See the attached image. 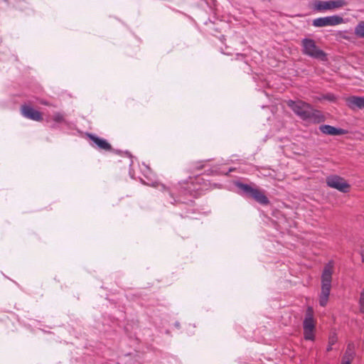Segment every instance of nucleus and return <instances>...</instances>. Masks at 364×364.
I'll use <instances>...</instances> for the list:
<instances>
[{
  "instance_id": "f257e3e1",
  "label": "nucleus",
  "mask_w": 364,
  "mask_h": 364,
  "mask_svg": "<svg viewBox=\"0 0 364 364\" xmlns=\"http://www.w3.org/2000/svg\"><path fill=\"white\" fill-rule=\"evenodd\" d=\"M301 46L304 55L321 61L327 60L326 53L316 46L314 40L307 38H304L301 41Z\"/></svg>"
},
{
  "instance_id": "f03ea898",
  "label": "nucleus",
  "mask_w": 364,
  "mask_h": 364,
  "mask_svg": "<svg viewBox=\"0 0 364 364\" xmlns=\"http://www.w3.org/2000/svg\"><path fill=\"white\" fill-rule=\"evenodd\" d=\"M236 185L246 196L252 198L259 203L262 205L269 204V201L267 197L259 188L242 183H237Z\"/></svg>"
},
{
  "instance_id": "7ed1b4c3",
  "label": "nucleus",
  "mask_w": 364,
  "mask_h": 364,
  "mask_svg": "<svg viewBox=\"0 0 364 364\" xmlns=\"http://www.w3.org/2000/svg\"><path fill=\"white\" fill-rule=\"evenodd\" d=\"M287 105L301 119L306 120V117H308L307 112L311 109V105L301 100L294 101L291 100H287Z\"/></svg>"
},
{
  "instance_id": "20e7f679",
  "label": "nucleus",
  "mask_w": 364,
  "mask_h": 364,
  "mask_svg": "<svg viewBox=\"0 0 364 364\" xmlns=\"http://www.w3.org/2000/svg\"><path fill=\"white\" fill-rule=\"evenodd\" d=\"M347 4L345 0L316 1L314 3V7L316 11H322L340 9Z\"/></svg>"
},
{
  "instance_id": "39448f33",
  "label": "nucleus",
  "mask_w": 364,
  "mask_h": 364,
  "mask_svg": "<svg viewBox=\"0 0 364 364\" xmlns=\"http://www.w3.org/2000/svg\"><path fill=\"white\" fill-rule=\"evenodd\" d=\"M328 186L335 188L342 193H348L350 190V184L342 177L333 175L326 178Z\"/></svg>"
},
{
  "instance_id": "423d86ee",
  "label": "nucleus",
  "mask_w": 364,
  "mask_h": 364,
  "mask_svg": "<svg viewBox=\"0 0 364 364\" xmlns=\"http://www.w3.org/2000/svg\"><path fill=\"white\" fill-rule=\"evenodd\" d=\"M344 20L342 17L335 15L326 17H320L313 21V26L315 27H324L328 26H336L343 23Z\"/></svg>"
},
{
  "instance_id": "0eeeda50",
  "label": "nucleus",
  "mask_w": 364,
  "mask_h": 364,
  "mask_svg": "<svg viewBox=\"0 0 364 364\" xmlns=\"http://www.w3.org/2000/svg\"><path fill=\"white\" fill-rule=\"evenodd\" d=\"M21 112L23 116L29 119L36 122H42L43 119L42 113L29 105H23L21 107Z\"/></svg>"
},
{
  "instance_id": "6e6552de",
  "label": "nucleus",
  "mask_w": 364,
  "mask_h": 364,
  "mask_svg": "<svg viewBox=\"0 0 364 364\" xmlns=\"http://www.w3.org/2000/svg\"><path fill=\"white\" fill-rule=\"evenodd\" d=\"M333 272V264L332 262H329L324 266L321 274V287L331 288Z\"/></svg>"
},
{
  "instance_id": "1a4fd4ad",
  "label": "nucleus",
  "mask_w": 364,
  "mask_h": 364,
  "mask_svg": "<svg viewBox=\"0 0 364 364\" xmlns=\"http://www.w3.org/2000/svg\"><path fill=\"white\" fill-rule=\"evenodd\" d=\"M87 137L92 141V146L104 151H111V144L105 139L92 134H87Z\"/></svg>"
},
{
  "instance_id": "9d476101",
  "label": "nucleus",
  "mask_w": 364,
  "mask_h": 364,
  "mask_svg": "<svg viewBox=\"0 0 364 364\" xmlns=\"http://www.w3.org/2000/svg\"><path fill=\"white\" fill-rule=\"evenodd\" d=\"M346 105L350 109H364V96L363 97H358V96H350L345 99Z\"/></svg>"
},
{
  "instance_id": "9b49d317",
  "label": "nucleus",
  "mask_w": 364,
  "mask_h": 364,
  "mask_svg": "<svg viewBox=\"0 0 364 364\" xmlns=\"http://www.w3.org/2000/svg\"><path fill=\"white\" fill-rule=\"evenodd\" d=\"M319 130L324 134L326 135H331V136H338V135H343L346 133V131L340 129L336 128L331 125L328 124H323L319 127Z\"/></svg>"
},
{
  "instance_id": "f8f14e48",
  "label": "nucleus",
  "mask_w": 364,
  "mask_h": 364,
  "mask_svg": "<svg viewBox=\"0 0 364 364\" xmlns=\"http://www.w3.org/2000/svg\"><path fill=\"white\" fill-rule=\"evenodd\" d=\"M304 329H315L313 308L309 306L306 311L305 318L303 322Z\"/></svg>"
},
{
  "instance_id": "ddd939ff",
  "label": "nucleus",
  "mask_w": 364,
  "mask_h": 364,
  "mask_svg": "<svg viewBox=\"0 0 364 364\" xmlns=\"http://www.w3.org/2000/svg\"><path fill=\"white\" fill-rule=\"evenodd\" d=\"M308 117H306V120H311L312 122L315 124H318L325 120L323 115L321 112L314 109L311 106V109L307 112Z\"/></svg>"
},
{
  "instance_id": "4468645a",
  "label": "nucleus",
  "mask_w": 364,
  "mask_h": 364,
  "mask_svg": "<svg viewBox=\"0 0 364 364\" xmlns=\"http://www.w3.org/2000/svg\"><path fill=\"white\" fill-rule=\"evenodd\" d=\"M355 357V351L353 345L349 344L342 358L341 364H351Z\"/></svg>"
},
{
  "instance_id": "2eb2a0df",
  "label": "nucleus",
  "mask_w": 364,
  "mask_h": 364,
  "mask_svg": "<svg viewBox=\"0 0 364 364\" xmlns=\"http://www.w3.org/2000/svg\"><path fill=\"white\" fill-rule=\"evenodd\" d=\"M331 289V288L321 287L319 295V304L323 307L326 306L328 304Z\"/></svg>"
},
{
  "instance_id": "dca6fc26",
  "label": "nucleus",
  "mask_w": 364,
  "mask_h": 364,
  "mask_svg": "<svg viewBox=\"0 0 364 364\" xmlns=\"http://www.w3.org/2000/svg\"><path fill=\"white\" fill-rule=\"evenodd\" d=\"M355 33L360 38H364V21L358 23L355 28Z\"/></svg>"
},
{
  "instance_id": "f3484780",
  "label": "nucleus",
  "mask_w": 364,
  "mask_h": 364,
  "mask_svg": "<svg viewBox=\"0 0 364 364\" xmlns=\"http://www.w3.org/2000/svg\"><path fill=\"white\" fill-rule=\"evenodd\" d=\"M315 329H304V336L306 340L314 341Z\"/></svg>"
},
{
  "instance_id": "a211bd4d",
  "label": "nucleus",
  "mask_w": 364,
  "mask_h": 364,
  "mask_svg": "<svg viewBox=\"0 0 364 364\" xmlns=\"http://www.w3.org/2000/svg\"><path fill=\"white\" fill-rule=\"evenodd\" d=\"M53 120L56 123H63L65 122V116L61 112H55L53 116Z\"/></svg>"
},
{
  "instance_id": "6ab92c4d",
  "label": "nucleus",
  "mask_w": 364,
  "mask_h": 364,
  "mask_svg": "<svg viewBox=\"0 0 364 364\" xmlns=\"http://www.w3.org/2000/svg\"><path fill=\"white\" fill-rule=\"evenodd\" d=\"M359 311L360 313H364V286L360 294L359 301Z\"/></svg>"
},
{
  "instance_id": "aec40b11",
  "label": "nucleus",
  "mask_w": 364,
  "mask_h": 364,
  "mask_svg": "<svg viewBox=\"0 0 364 364\" xmlns=\"http://www.w3.org/2000/svg\"><path fill=\"white\" fill-rule=\"evenodd\" d=\"M337 341V338L336 336H331L328 340V343L330 345H334Z\"/></svg>"
},
{
  "instance_id": "412c9836",
  "label": "nucleus",
  "mask_w": 364,
  "mask_h": 364,
  "mask_svg": "<svg viewBox=\"0 0 364 364\" xmlns=\"http://www.w3.org/2000/svg\"><path fill=\"white\" fill-rule=\"evenodd\" d=\"M40 103L42 104V105H50V104L48 102L45 101V100H41Z\"/></svg>"
},
{
  "instance_id": "4be33fe9",
  "label": "nucleus",
  "mask_w": 364,
  "mask_h": 364,
  "mask_svg": "<svg viewBox=\"0 0 364 364\" xmlns=\"http://www.w3.org/2000/svg\"><path fill=\"white\" fill-rule=\"evenodd\" d=\"M332 346H333V345H330V344L328 343V346L327 349H326V350H327V351H330V350H332Z\"/></svg>"
},
{
  "instance_id": "5701e85b",
  "label": "nucleus",
  "mask_w": 364,
  "mask_h": 364,
  "mask_svg": "<svg viewBox=\"0 0 364 364\" xmlns=\"http://www.w3.org/2000/svg\"><path fill=\"white\" fill-rule=\"evenodd\" d=\"M327 99L330 100H333L334 99V97L333 96H331V97H326Z\"/></svg>"
}]
</instances>
